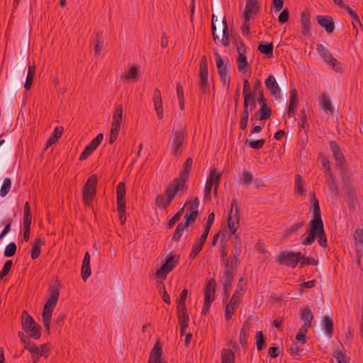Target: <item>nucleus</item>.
Instances as JSON below:
<instances>
[{
	"instance_id": "obj_3",
	"label": "nucleus",
	"mask_w": 363,
	"mask_h": 363,
	"mask_svg": "<svg viewBox=\"0 0 363 363\" xmlns=\"http://www.w3.org/2000/svg\"><path fill=\"white\" fill-rule=\"evenodd\" d=\"M243 278L241 277L236 286L235 292L233 293L229 303L225 306V318L226 320H230L232 318L233 315L235 312L237 305L240 303L241 299L240 296L242 295L244 291Z\"/></svg>"
},
{
	"instance_id": "obj_29",
	"label": "nucleus",
	"mask_w": 363,
	"mask_h": 363,
	"mask_svg": "<svg viewBox=\"0 0 363 363\" xmlns=\"http://www.w3.org/2000/svg\"><path fill=\"white\" fill-rule=\"evenodd\" d=\"M290 98H289V104L288 107V117L291 118L295 113L297 104H298V95L297 91L295 88H292L289 91Z\"/></svg>"
},
{
	"instance_id": "obj_32",
	"label": "nucleus",
	"mask_w": 363,
	"mask_h": 363,
	"mask_svg": "<svg viewBox=\"0 0 363 363\" xmlns=\"http://www.w3.org/2000/svg\"><path fill=\"white\" fill-rule=\"evenodd\" d=\"M90 255L86 252L84 256L82 266V278L84 281L91 275V267H90Z\"/></svg>"
},
{
	"instance_id": "obj_49",
	"label": "nucleus",
	"mask_w": 363,
	"mask_h": 363,
	"mask_svg": "<svg viewBox=\"0 0 363 363\" xmlns=\"http://www.w3.org/2000/svg\"><path fill=\"white\" fill-rule=\"evenodd\" d=\"M189 206L188 210L190 213H194L195 214H199V200L197 197H196L192 201H188L186 202L185 206Z\"/></svg>"
},
{
	"instance_id": "obj_54",
	"label": "nucleus",
	"mask_w": 363,
	"mask_h": 363,
	"mask_svg": "<svg viewBox=\"0 0 363 363\" xmlns=\"http://www.w3.org/2000/svg\"><path fill=\"white\" fill-rule=\"evenodd\" d=\"M252 180V174L250 172H244L240 177L241 184L247 187Z\"/></svg>"
},
{
	"instance_id": "obj_56",
	"label": "nucleus",
	"mask_w": 363,
	"mask_h": 363,
	"mask_svg": "<svg viewBox=\"0 0 363 363\" xmlns=\"http://www.w3.org/2000/svg\"><path fill=\"white\" fill-rule=\"evenodd\" d=\"M16 245L14 242H10L9 245H6L4 255L5 257H12L16 254Z\"/></svg>"
},
{
	"instance_id": "obj_13",
	"label": "nucleus",
	"mask_w": 363,
	"mask_h": 363,
	"mask_svg": "<svg viewBox=\"0 0 363 363\" xmlns=\"http://www.w3.org/2000/svg\"><path fill=\"white\" fill-rule=\"evenodd\" d=\"M237 266L233 264V260H226L220 279L223 286L232 287L234 277L237 272Z\"/></svg>"
},
{
	"instance_id": "obj_42",
	"label": "nucleus",
	"mask_w": 363,
	"mask_h": 363,
	"mask_svg": "<svg viewBox=\"0 0 363 363\" xmlns=\"http://www.w3.org/2000/svg\"><path fill=\"white\" fill-rule=\"evenodd\" d=\"M221 363H235V354L230 349L221 350Z\"/></svg>"
},
{
	"instance_id": "obj_11",
	"label": "nucleus",
	"mask_w": 363,
	"mask_h": 363,
	"mask_svg": "<svg viewBox=\"0 0 363 363\" xmlns=\"http://www.w3.org/2000/svg\"><path fill=\"white\" fill-rule=\"evenodd\" d=\"M199 86L200 91L203 94H206L209 90V85L208 82V63L206 56L201 57L199 64Z\"/></svg>"
},
{
	"instance_id": "obj_61",
	"label": "nucleus",
	"mask_w": 363,
	"mask_h": 363,
	"mask_svg": "<svg viewBox=\"0 0 363 363\" xmlns=\"http://www.w3.org/2000/svg\"><path fill=\"white\" fill-rule=\"evenodd\" d=\"M251 17L244 16V22L242 25L241 30L242 34L245 36H248L250 33V18Z\"/></svg>"
},
{
	"instance_id": "obj_48",
	"label": "nucleus",
	"mask_w": 363,
	"mask_h": 363,
	"mask_svg": "<svg viewBox=\"0 0 363 363\" xmlns=\"http://www.w3.org/2000/svg\"><path fill=\"white\" fill-rule=\"evenodd\" d=\"M186 229V225L183 224V222L178 224L177 226L174 233L172 235V240L175 242L179 241L184 231Z\"/></svg>"
},
{
	"instance_id": "obj_12",
	"label": "nucleus",
	"mask_w": 363,
	"mask_h": 363,
	"mask_svg": "<svg viewBox=\"0 0 363 363\" xmlns=\"http://www.w3.org/2000/svg\"><path fill=\"white\" fill-rule=\"evenodd\" d=\"M316 50L326 64L330 65L337 72H341L342 66L340 62L333 57L332 53L323 45L318 44Z\"/></svg>"
},
{
	"instance_id": "obj_45",
	"label": "nucleus",
	"mask_w": 363,
	"mask_h": 363,
	"mask_svg": "<svg viewBox=\"0 0 363 363\" xmlns=\"http://www.w3.org/2000/svg\"><path fill=\"white\" fill-rule=\"evenodd\" d=\"M320 106L322 109L326 113L329 114H332L333 113V108L331 104L330 101L328 99L325 94H322L321 100L320 101Z\"/></svg>"
},
{
	"instance_id": "obj_31",
	"label": "nucleus",
	"mask_w": 363,
	"mask_h": 363,
	"mask_svg": "<svg viewBox=\"0 0 363 363\" xmlns=\"http://www.w3.org/2000/svg\"><path fill=\"white\" fill-rule=\"evenodd\" d=\"M259 11L257 0H247L244 11V16L252 17Z\"/></svg>"
},
{
	"instance_id": "obj_36",
	"label": "nucleus",
	"mask_w": 363,
	"mask_h": 363,
	"mask_svg": "<svg viewBox=\"0 0 363 363\" xmlns=\"http://www.w3.org/2000/svg\"><path fill=\"white\" fill-rule=\"evenodd\" d=\"M45 245V242L40 238H35L34 240V244L32 246L30 251V257L32 259H37L41 252V247Z\"/></svg>"
},
{
	"instance_id": "obj_40",
	"label": "nucleus",
	"mask_w": 363,
	"mask_h": 363,
	"mask_svg": "<svg viewBox=\"0 0 363 363\" xmlns=\"http://www.w3.org/2000/svg\"><path fill=\"white\" fill-rule=\"evenodd\" d=\"M63 133V128L60 127H56L49 138V139L47 140L45 147L46 148H48L51 145H52L54 143H55L57 140L61 137V135Z\"/></svg>"
},
{
	"instance_id": "obj_18",
	"label": "nucleus",
	"mask_w": 363,
	"mask_h": 363,
	"mask_svg": "<svg viewBox=\"0 0 363 363\" xmlns=\"http://www.w3.org/2000/svg\"><path fill=\"white\" fill-rule=\"evenodd\" d=\"M123 118V108L122 105H117L115 108L114 114L113 116V121L111 124L110 135L117 136L121 128V123Z\"/></svg>"
},
{
	"instance_id": "obj_38",
	"label": "nucleus",
	"mask_w": 363,
	"mask_h": 363,
	"mask_svg": "<svg viewBox=\"0 0 363 363\" xmlns=\"http://www.w3.org/2000/svg\"><path fill=\"white\" fill-rule=\"evenodd\" d=\"M305 191V184L302 177L300 174H296L294 181L295 194H297L299 196H303Z\"/></svg>"
},
{
	"instance_id": "obj_20",
	"label": "nucleus",
	"mask_w": 363,
	"mask_h": 363,
	"mask_svg": "<svg viewBox=\"0 0 363 363\" xmlns=\"http://www.w3.org/2000/svg\"><path fill=\"white\" fill-rule=\"evenodd\" d=\"M257 101L260 106L257 111V113L259 115V120L266 121L270 118L272 115V110L267 105V100L264 98L263 93H260V96L258 97Z\"/></svg>"
},
{
	"instance_id": "obj_7",
	"label": "nucleus",
	"mask_w": 363,
	"mask_h": 363,
	"mask_svg": "<svg viewBox=\"0 0 363 363\" xmlns=\"http://www.w3.org/2000/svg\"><path fill=\"white\" fill-rule=\"evenodd\" d=\"M216 286V280L211 279L204 288V302L201 310V313L203 315L208 313L211 303L215 299Z\"/></svg>"
},
{
	"instance_id": "obj_23",
	"label": "nucleus",
	"mask_w": 363,
	"mask_h": 363,
	"mask_svg": "<svg viewBox=\"0 0 363 363\" xmlns=\"http://www.w3.org/2000/svg\"><path fill=\"white\" fill-rule=\"evenodd\" d=\"M301 33L305 37L311 35V19L310 13L308 11L301 12Z\"/></svg>"
},
{
	"instance_id": "obj_28",
	"label": "nucleus",
	"mask_w": 363,
	"mask_h": 363,
	"mask_svg": "<svg viewBox=\"0 0 363 363\" xmlns=\"http://www.w3.org/2000/svg\"><path fill=\"white\" fill-rule=\"evenodd\" d=\"M330 147L333 152L334 159L337 165H342L345 162V157L342 150L335 141H330Z\"/></svg>"
},
{
	"instance_id": "obj_62",
	"label": "nucleus",
	"mask_w": 363,
	"mask_h": 363,
	"mask_svg": "<svg viewBox=\"0 0 363 363\" xmlns=\"http://www.w3.org/2000/svg\"><path fill=\"white\" fill-rule=\"evenodd\" d=\"M138 76V69L135 67H131L125 74L124 77L126 79H135Z\"/></svg>"
},
{
	"instance_id": "obj_52",
	"label": "nucleus",
	"mask_w": 363,
	"mask_h": 363,
	"mask_svg": "<svg viewBox=\"0 0 363 363\" xmlns=\"http://www.w3.org/2000/svg\"><path fill=\"white\" fill-rule=\"evenodd\" d=\"M333 357L337 360V363H350V358L340 350L334 351Z\"/></svg>"
},
{
	"instance_id": "obj_55",
	"label": "nucleus",
	"mask_w": 363,
	"mask_h": 363,
	"mask_svg": "<svg viewBox=\"0 0 363 363\" xmlns=\"http://www.w3.org/2000/svg\"><path fill=\"white\" fill-rule=\"evenodd\" d=\"M299 262H300V267L303 268L304 266L308 265V264L317 265L318 262V260H316L313 258H310V257L301 255V258L299 260Z\"/></svg>"
},
{
	"instance_id": "obj_35",
	"label": "nucleus",
	"mask_w": 363,
	"mask_h": 363,
	"mask_svg": "<svg viewBox=\"0 0 363 363\" xmlns=\"http://www.w3.org/2000/svg\"><path fill=\"white\" fill-rule=\"evenodd\" d=\"M206 239L199 236L196 238L195 242L194 243L191 251L189 255V258L191 259H194L197 255L200 252V251L202 250V247L206 242Z\"/></svg>"
},
{
	"instance_id": "obj_24",
	"label": "nucleus",
	"mask_w": 363,
	"mask_h": 363,
	"mask_svg": "<svg viewBox=\"0 0 363 363\" xmlns=\"http://www.w3.org/2000/svg\"><path fill=\"white\" fill-rule=\"evenodd\" d=\"M242 241L238 235H235L233 241V250L232 251L233 257L227 260H233L235 265H238L240 263L239 257L241 254Z\"/></svg>"
},
{
	"instance_id": "obj_6",
	"label": "nucleus",
	"mask_w": 363,
	"mask_h": 363,
	"mask_svg": "<svg viewBox=\"0 0 363 363\" xmlns=\"http://www.w3.org/2000/svg\"><path fill=\"white\" fill-rule=\"evenodd\" d=\"M21 324L23 329L30 337L36 340L40 337L41 333L40 326L26 311L23 312Z\"/></svg>"
},
{
	"instance_id": "obj_27",
	"label": "nucleus",
	"mask_w": 363,
	"mask_h": 363,
	"mask_svg": "<svg viewBox=\"0 0 363 363\" xmlns=\"http://www.w3.org/2000/svg\"><path fill=\"white\" fill-rule=\"evenodd\" d=\"M218 27L222 30V38L220 42L222 45L227 47L230 45V36L228 32V26L225 18L224 17L221 21H218Z\"/></svg>"
},
{
	"instance_id": "obj_30",
	"label": "nucleus",
	"mask_w": 363,
	"mask_h": 363,
	"mask_svg": "<svg viewBox=\"0 0 363 363\" xmlns=\"http://www.w3.org/2000/svg\"><path fill=\"white\" fill-rule=\"evenodd\" d=\"M300 316L301 320L303 321L302 327L310 328L311 327L312 320L313 319V314L311 309L306 308H301L300 310Z\"/></svg>"
},
{
	"instance_id": "obj_47",
	"label": "nucleus",
	"mask_w": 363,
	"mask_h": 363,
	"mask_svg": "<svg viewBox=\"0 0 363 363\" xmlns=\"http://www.w3.org/2000/svg\"><path fill=\"white\" fill-rule=\"evenodd\" d=\"M35 66L29 65L28 71V74H27V77H26V83L24 85V87L26 90H29L30 89L33 81V78L35 76Z\"/></svg>"
},
{
	"instance_id": "obj_43",
	"label": "nucleus",
	"mask_w": 363,
	"mask_h": 363,
	"mask_svg": "<svg viewBox=\"0 0 363 363\" xmlns=\"http://www.w3.org/2000/svg\"><path fill=\"white\" fill-rule=\"evenodd\" d=\"M172 200H169V197H167L164 194H158L155 199V204L160 208H167Z\"/></svg>"
},
{
	"instance_id": "obj_15",
	"label": "nucleus",
	"mask_w": 363,
	"mask_h": 363,
	"mask_svg": "<svg viewBox=\"0 0 363 363\" xmlns=\"http://www.w3.org/2000/svg\"><path fill=\"white\" fill-rule=\"evenodd\" d=\"M301 258V252H294L292 251H286L282 252L277 259V262L280 264H284L288 267L295 268Z\"/></svg>"
},
{
	"instance_id": "obj_10",
	"label": "nucleus",
	"mask_w": 363,
	"mask_h": 363,
	"mask_svg": "<svg viewBox=\"0 0 363 363\" xmlns=\"http://www.w3.org/2000/svg\"><path fill=\"white\" fill-rule=\"evenodd\" d=\"M96 183L97 177L93 174L87 179L83 188L82 199L86 206H90L94 197L96 196Z\"/></svg>"
},
{
	"instance_id": "obj_9",
	"label": "nucleus",
	"mask_w": 363,
	"mask_h": 363,
	"mask_svg": "<svg viewBox=\"0 0 363 363\" xmlns=\"http://www.w3.org/2000/svg\"><path fill=\"white\" fill-rule=\"evenodd\" d=\"M233 44L236 46L238 57L236 60L238 64V69L242 73L245 74L247 69V60L246 57L245 46L242 40L235 38L233 39Z\"/></svg>"
},
{
	"instance_id": "obj_2",
	"label": "nucleus",
	"mask_w": 363,
	"mask_h": 363,
	"mask_svg": "<svg viewBox=\"0 0 363 363\" xmlns=\"http://www.w3.org/2000/svg\"><path fill=\"white\" fill-rule=\"evenodd\" d=\"M168 145L170 147L172 155L176 156L182 152L186 146V133L184 130H173L169 139Z\"/></svg>"
},
{
	"instance_id": "obj_59",
	"label": "nucleus",
	"mask_w": 363,
	"mask_h": 363,
	"mask_svg": "<svg viewBox=\"0 0 363 363\" xmlns=\"http://www.w3.org/2000/svg\"><path fill=\"white\" fill-rule=\"evenodd\" d=\"M13 265L12 260H7L2 269L0 271V280L2 279L5 276H6L10 272L11 267Z\"/></svg>"
},
{
	"instance_id": "obj_60",
	"label": "nucleus",
	"mask_w": 363,
	"mask_h": 363,
	"mask_svg": "<svg viewBox=\"0 0 363 363\" xmlns=\"http://www.w3.org/2000/svg\"><path fill=\"white\" fill-rule=\"evenodd\" d=\"M308 328L302 327L301 329H299L298 332L296 334V340L302 344H304L306 342V334L308 332Z\"/></svg>"
},
{
	"instance_id": "obj_34",
	"label": "nucleus",
	"mask_w": 363,
	"mask_h": 363,
	"mask_svg": "<svg viewBox=\"0 0 363 363\" xmlns=\"http://www.w3.org/2000/svg\"><path fill=\"white\" fill-rule=\"evenodd\" d=\"M215 60L219 74L228 73V59L227 57L223 59L218 52H215Z\"/></svg>"
},
{
	"instance_id": "obj_57",
	"label": "nucleus",
	"mask_w": 363,
	"mask_h": 363,
	"mask_svg": "<svg viewBox=\"0 0 363 363\" xmlns=\"http://www.w3.org/2000/svg\"><path fill=\"white\" fill-rule=\"evenodd\" d=\"M256 345L258 351H261L264 347V337L262 331H257L255 335Z\"/></svg>"
},
{
	"instance_id": "obj_14",
	"label": "nucleus",
	"mask_w": 363,
	"mask_h": 363,
	"mask_svg": "<svg viewBox=\"0 0 363 363\" xmlns=\"http://www.w3.org/2000/svg\"><path fill=\"white\" fill-rule=\"evenodd\" d=\"M221 179V173L216 169L211 170L207 178L205 186V196L211 198L212 188L214 186V194H217Z\"/></svg>"
},
{
	"instance_id": "obj_64",
	"label": "nucleus",
	"mask_w": 363,
	"mask_h": 363,
	"mask_svg": "<svg viewBox=\"0 0 363 363\" xmlns=\"http://www.w3.org/2000/svg\"><path fill=\"white\" fill-rule=\"evenodd\" d=\"M24 350L29 351L31 354L40 356L39 347L35 343H32V345H26V346L24 347Z\"/></svg>"
},
{
	"instance_id": "obj_22",
	"label": "nucleus",
	"mask_w": 363,
	"mask_h": 363,
	"mask_svg": "<svg viewBox=\"0 0 363 363\" xmlns=\"http://www.w3.org/2000/svg\"><path fill=\"white\" fill-rule=\"evenodd\" d=\"M316 19L319 26L324 28L328 33H332L334 31L335 25L331 16L318 15Z\"/></svg>"
},
{
	"instance_id": "obj_50",
	"label": "nucleus",
	"mask_w": 363,
	"mask_h": 363,
	"mask_svg": "<svg viewBox=\"0 0 363 363\" xmlns=\"http://www.w3.org/2000/svg\"><path fill=\"white\" fill-rule=\"evenodd\" d=\"M264 144H265L264 139H260V140H252V141H249L248 140H247L245 142V145L246 146H249L250 147H251L252 149H255V150L261 149L264 146Z\"/></svg>"
},
{
	"instance_id": "obj_37",
	"label": "nucleus",
	"mask_w": 363,
	"mask_h": 363,
	"mask_svg": "<svg viewBox=\"0 0 363 363\" xmlns=\"http://www.w3.org/2000/svg\"><path fill=\"white\" fill-rule=\"evenodd\" d=\"M177 315L179 325H189V317L187 313L186 307L177 306Z\"/></svg>"
},
{
	"instance_id": "obj_17",
	"label": "nucleus",
	"mask_w": 363,
	"mask_h": 363,
	"mask_svg": "<svg viewBox=\"0 0 363 363\" xmlns=\"http://www.w3.org/2000/svg\"><path fill=\"white\" fill-rule=\"evenodd\" d=\"M104 138V135L102 133L98 134L96 138H94L91 143L87 145L83 152L80 154L79 160L83 161L87 159L92 152L97 148L99 144L101 143Z\"/></svg>"
},
{
	"instance_id": "obj_16",
	"label": "nucleus",
	"mask_w": 363,
	"mask_h": 363,
	"mask_svg": "<svg viewBox=\"0 0 363 363\" xmlns=\"http://www.w3.org/2000/svg\"><path fill=\"white\" fill-rule=\"evenodd\" d=\"M179 257L175 256H169L165 262L158 269L156 272V277L157 278H165L167 274H169L177 264Z\"/></svg>"
},
{
	"instance_id": "obj_5",
	"label": "nucleus",
	"mask_w": 363,
	"mask_h": 363,
	"mask_svg": "<svg viewBox=\"0 0 363 363\" xmlns=\"http://www.w3.org/2000/svg\"><path fill=\"white\" fill-rule=\"evenodd\" d=\"M48 292L49 298L43 308V318H51L52 312L57 305L60 296V289L58 285H51L48 289Z\"/></svg>"
},
{
	"instance_id": "obj_19",
	"label": "nucleus",
	"mask_w": 363,
	"mask_h": 363,
	"mask_svg": "<svg viewBox=\"0 0 363 363\" xmlns=\"http://www.w3.org/2000/svg\"><path fill=\"white\" fill-rule=\"evenodd\" d=\"M264 84L267 89L269 91L271 95L275 98V99H281L280 87L279 86L275 77L272 74L268 76L265 79Z\"/></svg>"
},
{
	"instance_id": "obj_41",
	"label": "nucleus",
	"mask_w": 363,
	"mask_h": 363,
	"mask_svg": "<svg viewBox=\"0 0 363 363\" xmlns=\"http://www.w3.org/2000/svg\"><path fill=\"white\" fill-rule=\"evenodd\" d=\"M243 107L247 108L250 111H252L256 108L257 106L255 95H254L253 94H245V96H243Z\"/></svg>"
},
{
	"instance_id": "obj_21",
	"label": "nucleus",
	"mask_w": 363,
	"mask_h": 363,
	"mask_svg": "<svg viewBox=\"0 0 363 363\" xmlns=\"http://www.w3.org/2000/svg\"><path fill=\"white\" fill-rule=\"evenodd\" d=\"M316 228V235L315 238H318V242L319 245L323 247H327V237L326 234L324 231V225L321 218V212L318 213V225L315 226Z\"/></svg>"
},
{
	"instance_id": "obj_4",
	"label": "nucleus",
	"mask_w": 363,
	"mask_h": 363,
	"mask_svg": "<svg viewBox=\"0 0 363 363\" xmlns=\"http://www.w3.org/2000/svg\"><path fill=\"white\" fill-rule=\"evenodd\" d=\"M188 182L189 181L179 176L174 178L165 189L164 194L166 196L169 197V200L173 201L177 194H182L187 191Z\"/></svg>"
},
{
	"instance_id": "obj_46",
	"label": "nucleus",
	"mask_w": 363,
	"mask_h": 363,
	"mask_svg": "<svg viewBox=\"0 0 363 363\" xmlns=\"http://www.w3.org/2000/svg\"><path fill=\"white\" fill-rule=\"evenodd\" d=\"M273 43H260L258 46L257 50L262 54L266 55L268 57H272L273 55Z\"/></svg>"
},
{
	"instance_id": "obj_8",
	"label": "nucleus",
	"mask_w": 363,
	"mask_h": 363,
	"mask_svg": "<svg viewBox=\"0 0 363 363\" xmlns=\"http://www.w3.org/2000/svg\"><path fill=\"white\" fill-rule=\"evenodd\" d=\"M231 209L230 211L228 219V226L229 229V236L234 235L237 230L240 222V207L236 199H233L230 203Z\"/></svg>"
},
{
	"instance_id": "obj_63",
	"label": "nucleus",
	"mask_w": 363,
	"mask_h": 363,
	"mask_svg": "<svg viewBox=\"0 0 363 363\" xmlns=\"http://www.w3.org/2000/svg\"><path fill=\"white\" fill-rule=\"evenodd\" d=\"M197 216L198 215L195 214L194 213H186L184 216L185 222L183 223V224H186L187 228L189 225L194 223Z\"/></svg>"
},
{
	"instance_id": "obj_33",
	"label": "nucleus",
	"mask_w": 363,
	"mask_h": 363,
	"mask_svg": "<svg viewBox=\"0 0 363 363\" xmlns=\"http://www.w3.org/2000/svg\"><path fill=\"white\" fill-rule=\"evenodd\" d=\"M321 328L326 335L331 337L334 332L332 318L323 316L321 320Z\"/></svg>"
},
{
	"instance_id": "obj_58",
	"label": "nucleus",
	"mask_w": 363,
	"mask_h": 363,
	"mask_svg": "<svg viewBox=\"0 0 363 363\" xmlns=\"http://www.w3.org/2000/svg\"><path fill=\"white\" fill-rule=\"evenodd\" d=\"M117 199H125V183L119 182L116 186Z\"/></svg>"
},
{
	"instance_id": "obj_53",
	"label": "nucleus",
	"mask_w": 363,
	"mask_h": 363,
	"mask_svg": "<svg viewBox=\"0 0 363 363\" xmlns=\"http://www.w3.org/2000/svg\"><path fill=\"white\" fill-rule=\"evenodd\" d=\"M305 222L303 220L299 221L296 223L291 225V227L286 230V235H290L291 234L296 233L299 229L303 228Z\"/></svg>"
},
{
	"instance_id": "obj_25",
	"label": "nucleus",
	"mask_w": 363,
	"mask_h": 363,
	"mask_svg": "<svg viewBox=\"0 0 363 363\" xmlns=\"http://www.w3.org/2000/svg\"><path fill=\"white\" fill-rule=\"evenodd\" d=\"M354 238L355 240V249L357 252V262L358 263L360 262V258L362 257L361 252L363 250V229L362 228H357L356 229L354 234Z\"/></svg>"
},
{
	"instance_id": "obj_39",
	"label": "nucleus",
	"mask_w": 363,
	"mask_h": 363,
	"mask_svg": "<svg viewBox=\"0 0 363 363\" xmlns=\"http://www.w3.org/2000/svg\"><path fill=\"white\" fill-rule=\"evenodd\" d=\"M325 182L328 189L335 194L337 197L338 196V188L335 184L333 172L325 173Z\"/></svg>"
},
{
	"instance_id": "obj_26",
	"label": "nucleus",
	"mask_w": 363,
	"mask_h": 363,
	"mask_svg": "<svg viewBox=\"0 0 363 363\" xmlns=\"http://www.w3.org/2000/svg\"><path fill=\"white\" fill-rule=\"evenodd\" d=\"M153 103L155 109L157 113V116L159 119H162L163 118V108H162V101L161 97V93L160 90L156 88L153 92Z\"/></svg>"
},
{
	"instance_id": "obj_44",
	"label": "nucleus",
	"mask_w": 363,
	"mask_h": 363,
	"mask_svg": "<svg viewBox=\"0 0 363 363\" xmlns=\"http://www.w3.org/2000/svg\"><path fill=\"white\" fill-rule=\"evenodd\" d=\"M193 164V160L191 157L186 159L183 164V169L179 174V177L189 181V174L191 172V166Z\"/></svg>"
},
{
	"instance_id": "obj_1",
	"label": "nucleus",
	"mask_w": 363,
	"mask_h": 363,
	"mask_svg": "<svg viewBox=\"0 0 363 363\" xmlns=\"http://www.w3.org/2000/svg\"><path fill=\"white\" fill-rule=\"evenodd\" d=\"M313 218L309 222V229L306 233L301 236V244L304 246L313 244L315 239L316 228L318 225V213L320 212V206L318 201L313 196Z\"/></svg>"
},
{
	"instance_id": "obj_51",
	"label": "nucleus",
	"mask_w": 363,
	"mask_h": 363,
	"mask_svg": "<svg viewBox=\"0 0 363 363\" xmlns=\"http://www.w3.org/2000/svg\"><path fill=\"white\" fill-rule=\"evenodd\" d=\"M11 187V180L9 178H6L4 180L3 184L0 189V196L1 197L6 196L10 191Z\"/></svg>"
}]
</instances>
